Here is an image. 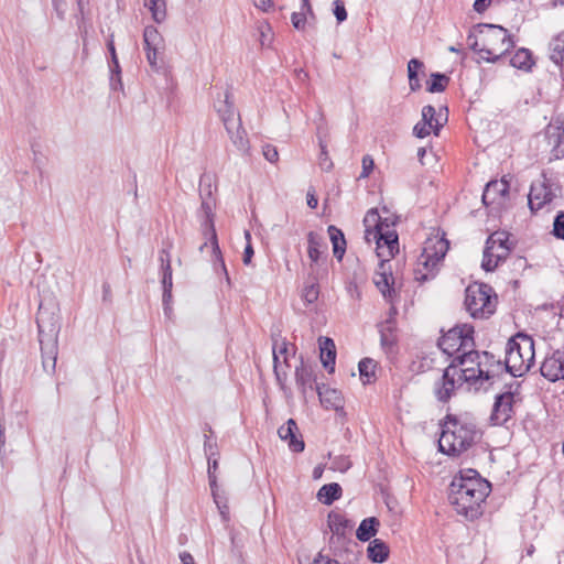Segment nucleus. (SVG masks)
I'll return each mask as SVG.
<instances>
[{"label": "nucleus", "instance_id": "obj_1", "mask_svg": "<svg viewBox=\"0 0 564 564\" xmlns=\"http://www.w3.org/2000/svg\"><path fill=\"white\" fill-rule=\"evenodd\" d=\"M490 491V482L481 478L477 470L468 469L452 480L448 500L458 514L473 521L482 516L484 503Z\"/></svg>", "mask_w": 564, "mask_h": 564}, {"label": "nucleus", "instance_id": "obj_2", "mask_svg": "<svg viewBox=\"0 0 564 564\" xmlns=\"http://www.w3.org/2000/svg\"><path fill=\"white\" fill-rule=\"evenodd\" d=\"M451 364L458 369L466 383L476 391L487 390L494 383V379L502 373L500 360L495 359V356L488 351H478L474 348L458 354Z\"/></svg>", "mask_w": 564, "mask_h": 564}, {"label": "nucleus", "instance_id": "obj_3", "mask_svg": "<svg viewBox=\"0 0 564 564\" xmlns=\"http://www.w3.org/2000/svg\"><path fill=\"white\" fill-rule=\"evenodd\" d=\"M469 47L488 63L498 62L513 46L514 42L507 29L487 23H478L468 34Z\"/></svg>", "mask_w": 564, "mask_h": 564}, {"label": "nucleus", "instance_id": "obj_4", "mask_svg": "<svg viewBox=\"0 0 564 564\" xmlns=\"http://www.w3.org/2000/svg\"><path fill=\"white\" fill-rule=\"evenodd\" d=\"M480 437L477 425L463 417L447 415L442 426L438 449L449 456H459Z\"/></svg>", "mask_w": 564, "mask_h": 564}, {"label": "nucleus", "instance_id": "obj_5", "mask_svg": "<svg viewBox=\"0 0 564 564\" xmlns=\"http://www.w3.org/2000/svg\"><path fill=\"white\" fill-rule=\"evenodd\" d=\"M534 362L533 339L523 334L510 338L506 348V358L502 362V372L513 377H521L530 370Z\"/></svg>", "mask_w": 564, "mask_h": 564}, {"label": "nucleus", "instance_id": "obj_6", "mask_svg": "<svg viewBox=\"0 0 564 564\" xmlns=\"http://www.w3.org/2000/svg\"><path fill=\"white\" fill-rule=\"evenodd\" d=\"M497 297L492 288L485 283H475L465 291V306L474 318H487L496 310Z\"/></svg>", "mask_w": 564, "mask_h": 564}, {"label": "nucleus", "instance_id": "obj_7", "mask_svg": "<svg viewBox=\"0 0 564 564\" xmlns=\"http://www.w3.org/2000/svg\"><path fill=\"white\" fill-rule=\"evenodd\" d=\"M449 249V242L444 237L430 239L421 254L419 265H423L426 272H422L420 268L415 270V280L425 282L435 275L437 264L444 259Z\"/></svg>", "mask_w": 564, "mask_h": 564}, {"label": "nucleus", "instance_id": "obj_8", "mask_svg": "<svg viewBox=\"0 0 564 564\" xmlns=\"http://www.w3.org/2000/svg\"><path fill=\"white\" fill-rule=\"evenodd\" d=\"M437 345L444 354L454 358L475 347L474 327L468 324L457 325L445 333L438 339Z\"/></svg>", "mask_w": 564, "mask_h": 564}, {"label": "nucleus", "instance_id": "obj_9", "mask_svg": "<svg viewBox=\"0 0 564 564\" xmlns=\"http://www.w3.org/2000/svg\"><path fill=\"white\" fill-rule=\"evenodd\" d=\"M200 209H199V216L203 218L202 220V229L203 234L206 237H209V240L212 242L213 252L216 257V259L220 262V265L224 270H226L225 262L221 257V252L218 246L217 240V234L214 225V213L213 209L215 207L214 198L212 197V189L210 185L207 189H204L200 192Z\"/></svg>", "mask_w": 564, "mask_h": 564}, {"label": "nucleus", "instance_id": "obj_10", "mask_svg": "<svg viewBox=\"0 0 564 564\" xmlns=\"http://www.w3.org/2000/svg\"><path fill=\"white\" fill-rule=\"evenodd\" d=\"M386 230L383 228L380 231L368 230L367 234V242L375 241L377 245V254L381 259V268L386 265L390 258H393L399 252L398 234L395 230H390L389 225H386Z\"/></svg>", "mask_w": 564, "mask_h": 564}, {"label": "nucleus", "instance_id": "obj_11", "mask_svg": "<svg viewBox=\"0 0 564 564\" xmlns=\"http://www.w3.org/2000/svg\"><path fill=\"white\" fill-rule=\"evenodd\" d=\"M464 383H466L465 378L454 365L449 364L434 384L435 398L437 401L446 403Z\"/></svg>", "mask_w": 564, "mask_h": 564}, {"label": "nucleus", "instance_id": "obj_12", "mask_svg": "<svg viewBox=\"0 0 564 564\" xmlns=\"http://www.w3.org/2000/svg\"><path fill=\"white\" fill-rule=\"evenodd\" d=\"M514 415V393L507 391L497 394L489 416L491 425L502 426Z\"/></svg>", "mask_w": 564, "mask_h": 564}, {"label": "nucleus", "instance_id": "obj_13", "mask_svg": "<svg viewBox=\"0 0 564 564\" xmlns=\"http://www.w3.org/2000/svg\"><path fill=\"white\" fill-rule=\"evenodd\" d=\"M509 182L503 177L501 180L490 181L482 193V203L485 206H492L494 209L503 208L509 196Z\"/></svg>", "mask_w": 564, "mask_h": 564}, {"label": "nucleus", "instance_id": "obj_14", "mask_svg": "<svg viewBox=\"0 0 564 564\" xmlns=\"http://www.w3.org/2000/svg\"><path fill=\"white\" fill-rule=\"evenodd\" d=\"M540 372L552 382L564 380V349H556L546 355L540 367Z\"/></svg>", "mask_w": 564, "mask_h": 564}, {"label": "nucleus", "instance_id": "obj_15", "mask_svg": "<svg viewBox=\"0 0 564 564\" xmlns=\"http://www.w3.org/2000/svg\"><path fill=\"white\" fill-rule=\"evenodd\" d=\"M542 177L543 180L541 182L532 184L530 188L529 207L532 212L541 209L556 196L546 176L543 174Z\"/></svg>", "mask_w": 564, "mask_h": 564}, {"label": "nucleus", "instance_id": "obj_16", "mask_svg": "<svg viewBox=\"0 0 564 564\" xmlns=\"http://www.w3.org/2000/svg\"><path fill=\"white\" fill-rule=\"evenodd\" d=\"M397 314L394 308L390 310L389 317L380 325V345L387 355L395 352L397 348V324L394 315Z\"/></svg>", "mask_w": 564, "mask_h": 564}, {"label": "nucleus", "instance_id": "obj_17", "mask_svg": "<svg viewBox=\"0 0 564 564\" xmlns=\"http://www.w3.org/2000/svg\"><path fill=\"white\" fill-rule=\"evenodd\" d=\"M547 143L551 147V159L564 158V128L562 126H549L545 130Z\"/></svg>", "mask_w": 564, "mask_h": 564}, {"label": "nucleus", "instance_id": "obj_18", "mask_svg": "<svg viewBox=\"0 0 564 564\" xmlns=\"http://www.w3.org/2000/svg\"><path fill=\"white\" fill-rule=\"evenodd\" d=\"M297 431L296 422L293 419H289L284 425L279 427L278 434L281 440L289 442L291 451L301 453L304 451L305 444L302 438L297 437Z\"/></svg>", "mask_w": 564, "mask_h": 564}, {"label": "nucleus", "instance_id": "obj_19", "mask_svg": "<svg viewBox=\"0 0 564 564\" xmlns=\"http://www.w3.org/2000/svg\"><path fill=\"white\" fill-rule=\"evenodd\" d=\"M215 108L224 126L231 127V124L240 120V116L235 108L229 90L225 91L223 100H218V102L215 104Z\"/></svg>", "mask_w": 564, "mask_h": 564}, {"label": "nucleus", "instance_id": "obj_20", "mask_svg": "<svg viewBox=\"0 0 564 564\" xmlns=\"http://www.w3.org/2000/svg\"><path fill=\"white\" fill-rule=\"evenodd\" d=\"M319 401L325 409L339 410L344 408V400L341 392L336 389L316 387Z\"/></svg>", "mask_w": 564, "mask_h": 564}, {"label": "nucleus", "instance_id": "obj_21", "mask_svg": "<svg viewBox=\"0 0 564 564\" xmlns=\"http://www.w3.org/2000/svg\"><path fill=\"white\" fill-rule=\"evenodd\" d=\"M36 324L40 337H42L45 333L54 335L58 330L57 319L55 318L54 314L47 312V310H45L42 305L39 307Z\"/></svg>", "mask_w": 564, "mask_h": 564}, {"label": "nucleus", "instance_id": "obj_22", "mask_svg": "<svg viewBox=\"0 0 564 564\" xmlns=\"http://www.w3.org/2000/svg\"><path fill=\"white\" fill-rule=\"evenodd\" d=\"M225 129L234 143V145L241 152H247L249 149V140L247 133L241 124V120L236 121L231 127L225 126Z\"/></svg>", "mask_w": 564, "mask_h": 564}, {"label": "nucleus", "instance_id": "obj_23", "mask_svg": "<svg viewBox=\"0 0 564 564\" xmlns=\"http://www.w3.org/2000/svg\"><path fill=\"white\" fill-rule=\"evenodd\" d=\"M324 247V238L322 235L310 231L307 234V256L312 264H318L323 258L322 248Z\"/></svg>", "mask_w": 564, "mask_h": 564}, {"label": "nucleus", "instance_id": "obj_24", "mask_svg": "<svg viewBox=\"0 0 564 564\" xmlns=\"http://www.w3.org/2000/svg\"><path fill=\"white\" fill-rule=\"evenodd\" d=\"M295 381L303 394L306 393L307 389H313L314 372L311 366L304 364L303 359L295 369Z\"/></svg>", "mask_w": 564, "mask_h": 564}, {"label": "nucleus", "instance_id": "obj_25", "mask_svg": "<svg viewBox=\"0 0 564 564\" xmlns=\"http://www.w3.org/2000/svg\"><path fill=\"white\" fill-rule=\"evenodd\" d=\"M321 346V360L323 366L328 369V372L335 370L336 348L333 339L324 337V341L319 343Z\"/></svg>", "mask_w": 564, "mask_h": 564}, {"label": "nucleus", "instance_id": "obj_26", "mask_svg": "<svg viewBox=\"0 0 564 564\" xmlns=\"http://www.w3.org/2000/svg\"><path fill=\"white\" fill-rule=\"evenodd\" d=\"M162 272V288H163V305L164 311L166 312L170 310V303L172 300V288H173V279H172V267L170 264V261L166 260L163 269H161Z\"/></svg>", "mask_w": 564, "mask_h": 564}, {"label": "nucleus", "instance_id": "obj_27", "mask_svg": "<svg viewBox=\"0 0 564 564\" xmlns=\"http://www.w3.org/2000/svg\"><path fill=\"white\" fill-rule=\"evenodd\" d=\"M328 235L333 245V252L339 261L343 259L346 251V239L343 231L334 225L328 226Z\"/></svg>", "mask_w": 564, "mask_h": 564}, {"label": "nucleus", "instance_id": "obj_28", "mask_svg": "<svg viewBox=\"0 0 564 564\" xmlns=\"http://www.w3.org/2000/svg\"><path fill=\"white\" fill-rule=\"evenodd\" d=\"M422 121L429 124V128H433L434 134H438L440 129L447 121V117H442V115H436V110L433 106L427 105L422 109Z\"/></svg>", "mask_w": 564, "mask_h": 564}, {"label": "nucleus", "instance_id": "obj_29", "mask_svg": "<svg viewBox=\"0 0 564 564\" xmlns=\"http://www.w3.org/2000/svg\"><path fill=\"white\" fill-rule=\"evenodd\" d=\"M328 527L336 535H345L347 530L352 528V523L344 514L335 511L328 513Z\"/></svg>", "mask_w": 564, "mask_h": 564}, {"label": "nucleus", "instance_id": "obj_30", "mask_svg": "<svg viewBox=\"0 0 564 564\" xmlns=\"http://www.w3.org/2000/svg\"><path fill=\"white\" fill-rule=\"evenodd\" d=\"M379 524L380 522L376 517L364 519L356 531L357 539L361 542L369 541L377 534Z\"/></svg>", "mask_w": 564, "mask_h": 564}, {"label": "nucleus", "instance_id": "obj_31", "mask_svg": "<svg viewBox=\"0 0 564 564\" xmlns=\"http://www.w3.org/2000/svg\"><path fill=\"white\" fill-rule=\"evenodd\" d=\"M425 65L422 61L417 58H412L408 63V77H409V86L411 91H416L421 88V82L419 78V73L424 75Z\"/></svg>", "mask_w": 564, "mask_h": 564}, {"label": "nucleus", "instance_id": "obj_32", "mask_svg": "<svg viewBox=\"0 0 564 564\" xmlns=\"http://www.w3.org/2000/svg\"><path fill=\"white\" fill-rule=\"evenodd\" d=\"M368 557L375 563H383L389 557V546L380 539H375L369 543Z\"/></svg>", "mask_w": 564, "mask_h": 564}, {"label": "nucleus", "instance_id": "obj_33", "mask_svg": "<svg viewBox=\"0 0 564 564\" xmlns=\"http://www.w3.org/2000/svg\"><path fill=\"white\" fill-rule=\"evenodd\" d=\"M343 489L337 482H330L322 486L317 492V498L326 506H330L335 500L341 497Z\"/></svg>", "mask_w": 564, "mask_h": 564}, {"label": "nucleus", "instance_id": "obj_34", "mask_svg": "<svg viewBox=\"0 0 564 564\" xmlns=\"http://www.w3.org/2000/svg\"><path fill=\"white\" fill-rule=\"evenodd\" d=\"M380 269L382 271L378 272L373 279L375 284L384 297H391L392 293H394V289L392 288L394 279L391 272L384 270V267H380Z\"/></svg>", "mask_w": 564, "mask_h": 564}, {"label": "nucleus", "instance_id": "obj_35", "mask_svg": "<svg viewBox=\"0 0 564 564\" xmlns=\"http://www.w3.org/2000/svg\"><path fill=\"white\" fill-rule=\"evenodd\" d=\"M377 362L371 358H364L359 361L358 369L361 381L367 384L376 380Z\"/></svg>", "mask_w": 564, "mask_h": 564}, {"label": "nucleus", "instance_id": "obj_36", "mask_svg": "<svg viewBox=\"0 0 564 564\" xmlns=\"http://www.w3.org/2000/svg\"><path fill=\"white\" fill-rule=\"evenodd\" d=\"M386 221L381 219V216L379 215L378 210L376 208H372L367 212V214L364 217V226H365V239L367 240V234L368 230H378L380 231L386 227Z\"/></svg>", "mask_w": 564, "mask_h": 564}, {"label": "nucleus", "instance_id": "obj_37", "mask_svg": "<svg viewBox=\"0 0 564 564\" xmlns=\"http://www.w3.org/2000/svg\"><path fill=\"white\" fill-rule=\"evenodd\" d=\"M510 64L516 68L529 70L534 64V62L532 59V54L529 50L520 48L510 58Z\"/></svg>", "mask_w": 564, "mask_h": 564}, {"label": "nucleus", "instance_id": "obj_38", "mask_svg": "<svg viewBox=\"0 0 564 564\" xmlns=\"http://www.w3.org/2000/svg\"><path fill=\"white\" fill-rule=\"evenodd\" d=\"M144 47H164V40L156 28L148 25L143 31Z\"/></svg>", "mask_w": 564, "mask_h": 564}, {"label": "nucleus", "instance_id": "obj_39", "mask_svg": "<svg viewBox=\"0 0 564 564\" xmlns=\"http://www.w3.org/2000/svg\"><path fill=\"white\" fill-rule=\"evenodd\" d=\"M551 59L556 64L561 65L564 61V33H560L554 36L550 43Z\"/></svg>", "mask_w": 564, "mask_h": 564}, {"label": "nucleus", "instance_id": "obj_40", "mask_svg": "<svg viewBox=\"0 0 564 564\" xmlns=\"http://www.w3.org/2000/svg\"><path fill=\"white\" fill-rule=\"evenodd\" d=\"M145 7L150 10L152 19L162 23L166 19V0H148Z\"/></svg>", "mask_w": 564, "mask_h": 564}, {"label": "nucleus", "instance_id": "obj_41", "mask_svg": "<svg viewBox=\"0 0 564 564\" xmlns=\"http://www.w3.org/2000/svg\"><path fill=\"white\" fill-rule=\"evenodd\" d=\"M451 82V78L442 73H432L431 79L427 82V91L429 93H442L444 91L448 84Z\"/></svg>", "mask_w": 564, "mask_h": 564}, {"label": "nucleus", "instance_id": "obj_42", "mask_svg": "<svg viewBox=\"0 0 564 564\" xmlns=\"http://www.w3.org/2000/svg\"><path fill=\"white\" fill-rule=\"evenodd\" d=\"M494 250L495 249L488 245H486L484 250L481 268L487 272L494 271L499 265V261L495 258Z\"/></svg>", "mask_w": 564, "mask_h": 564}, {"label": "nucleus", "instance_id": "obj_43", "mask_svg": "<svg viewBox=\"0 0 564 564\" xmlns=\"http://www.w3.org/2000/svg\"><path fill=\"white\" fill-rule=\"evenodd\" d=\"M486 245L496 248L510 247L509 238L505 232H494L486 241Z\"/></svg>", "mask_w": 564, "mask_h": 564}, {"label": "nucleus", "instance_id": "obj_44", "mask_svg": "<svg viewBox=\"0 0 564 564\" xmlns=\"http://www.w3.org/2000/svg\"><path fill=\"white\" fill-rule=\"evenodd\" d=\"M319 295V286L318 283H311L308 285H305L302 293V299L307 304H313L317 301Z\"/></svg>", "mask_w": 564, "mask_h": 564}, {"label": "nucleus", "instance_id": "obj_45", "mask_svg": "<svg viewBox=\"0 0 564 564\" xmlns=\"http://www.w3.org/2000/svg\"><path fill=\"white\" fill-rule=\"evenodd\" d=\"M319 148H321V153H319V158H318V165L321 166V169L323 171H330L333 169V162L330 160V158L328 156V152H327V145L326 143L319 139Z\"/></svg>", "mask_w": 564, "mask_h": 564}, {"label": "nucleus", "instance_id": "obj_46", "mask_svg": "<svg viewBox=\"0 0 564 564\" xmlns=\"http://www.w3.org/2000/svg\"><path fill=\"white\" fill-rule=\"evenodd\" d=\"M272 349H273V361H274V364L279 362L280 356H283L284 362L288 361L286 355H288V351H289V347H288V343L284 339L280 340V341L279 340H274Z\"/></svg>", "mask_w": 564, "mask_h": 564}, {"label": "nucleus", "instance_id": "obj_47", "mask_svg": "<svg viewBox=\"0 0 564 564\" xmlns=\"http://www.w3.org/2000/svg\"><path fill=\"white\" fill-rule=\"evenodd\" d=\"M552 235L564 240V212H558L553 221Z\"/></svg>", "mask_w": 564, "mask_h": 564}, {"label": "nucleus", "instance_id": "obj_48", "mask_svg": "<svg viewBox=\"0 0 564 564\" xmlns=\"http://www.w3.org/2000/svg\"><path fill=\"white\" fill-rule=\"evenodd\" d=\"M164 47H144L145 50V53H147V59L150 64V66L158 70L159 69V59H160V55L162 53Z\"/></svg>", "mask_w": 564, "mask_h": 564}, {"label": "nucleus", "instance_id": "obj_49", "mask_svg": "<svg viewBox=\"0 0 564 564\" xmlns=\"http://www.w3.org/2000/svg\"><path fill=\"white\" fill-rule=\"evenodd\" d=\"M351 467V462L347 456L339 455L333 458L332 460V469L338 470L341 473L347 471Z\"/></svg>", "mask_w": 564, "mask_h": 564}, {"label": "nucleus", "instance_id": "obj_50", "mask_svg": "<svg viewBox=\"0 0 564 564\" xmlns=\"http://www.w3.org/2000/svg\"><path fill=\"white\" fill-rule=\"evenodd\" d=\"M107 47H108V51H109V53L111 55L110 69H111L112 73H116L117 75H120L121 69H120L119 61H118V57H117V53H116V48H115V43H113L112 36L108 41Z\"/></svg>", "mask_w": 564, "mask_h": 564}, {"label": "nucleus", "instance_id": "obj_51", "mask_svg": "<svg viewBox=\"0 0 564 564\" xmlns=\"http://www.w3.org/2000/svg\"><path fill=\"white\" fill-rule=\"evenodd\" d=\"M333 13L337 20V23H341L347 19V11L344 1L335 0L333 2Z\"/></svg>", "mask_w": 564, "mask_h": 564}, {"label": "nucleus", "instance_id": "obj_52", "mask_svg": "<svg viewBox=\"0 0 564 564\" xmlns=\"http://www.w3.org/2000/svg\"><path fill=\"white\" fill-rule=\"evenodd\" d=\"M259 31H260V42H261V45L264 46V45H269L272 41V31H271V26L265 23V24H261L259 26Z\"/></svg>", "mask_w": 564, "mask_h": 564}, {"label": "nucleus", "instance_id": "obj_53", "mask_svg": "<svg viewBox=\"0 0 564 564\" xmlns=\"http://www.w3.org/2000/svg\"><path fill=\"white\" fill-rule=\"evenodd\" d=\"M292 25L299 30L302 31L305 28L306 24V15L302 12H293L291 15Z\"/></svg>", "mask_w": 564, "mask_h": 564}, {"label": "nucleus", "instance_id": "obj_54", "mask_svg": "<svg viewBox=\"0 0 564 564\" xmlns=\"http://www.w3.org/2000/svg\"><path fill=\"white\" fill-rule=\"evenodd\" d=\"M361 163H362V171L360 173V177L365 178L370 175L371 171L373 170L375 162H373V159L371 158V155L366 154V155H364Z\"/></svg>", "mask_w": 564, "mask_h": 564}, {"label": "nucleus", "instance_id": "obj_55", "mask_svg": "<svg viewBox=\"0 0 564 564\" xmlns=\"http://www.w3.org/2000/svg\"><path fill=\"white\" fill-rule=\"evenodd\" d=\"M432 360H429L427 358H421L419 360H414L411 364V370L413 372H424L426 369L431 368Z\"/></svg>", "mask_w": 564, "mask_h": 564}, {"label": "nucleus", "instance_id": "obj_56", "mask_svg": "<svg viewBox=\"0 0 564 564\" xmlns=\"http://www.w3.org/2000/svg\"><path fill=\"white\" fill-rule=\"evenodd\" d=\"M262 153L264 155V158L271 162V163H274L279 160V153H278V150L274 145L272 144H265L263 145L262 148Z\"/></svg>", "mask_w": 564, "mask_h": 564}, {"label": "nucleus", "instance_id": "obj_57", "mask_svg": "<svg viewBox=\"0 0 564 564\" xmlns=\"http://www.w3.org/2000/svg\"><path fill=\"white\" fill-rule=\"evenodd\" d=\"M431 131H433V128H429V124L423 121L417 122L413 129L414 134L421 139L427 137Z\"/></svg>", "mask_w": 564, "mask_h": 564}, {"label": "nucleus", "instance_id": "obj_58", "mask_svg": "<svg viewBox=\"0 0 564 564\" xmlns=\"http://www.w3.org/2000/svg\"><path fill=\"white\" fill-rule=\"evenodd\" d=\"M52 6L57 18L64 20L66 14V0H52Z\"/></svg>", "mask_w": 564, "mask_h": 564}, {"label": "nucleus", "instance_id": "obj_59", "mask_svg": "<svg viewBox=\"0 0 564 564\" xmlns=\"http://www.w3.org/2000/svg\"><path fill=\"white\" fill-rule=\"evenodd\" d=\"M245 236H246V239L248 240V243H247V246L245 248L243 259L242 260H243V263L248 265V264L251 263V259L253 257L254 251H253V248H252V246L250 243V232L246 231Z\"/></svg>", "mask_w": 564, "mask_h": 564}, {"label": "nucleus", "instance_id": "obj_60", "mask_svg": "<svg viewBox=\"0 0 564 564\" xmlns=\"http://www.w3.org/2000/svg\"><path fill=\"white\" fill-rule=\"evenodd\" d=\"M216 448L217 444L215 441H213L209 436L205 435L204 441V449L207 455V457H213L216 455Z\"/></svg>", "mask_w": 564, "mask_h": 564}, {"label": "nucleus", "instance_id": "obj_61", "mask_svg": "<svg viewBox=\"0 0 564 564\" xmlns=\"http://www.w3.org/2000/svg\"><path fill=\"white\" fill-rule=\"evenodd\" d=\"M208 479H209V486H210L214 501L217 505L218 509H221V506L219 505V501H218V485H217L216 475L208 476Z\"/></svg>", "mask_w": 564, "mask_h": 564}, {"label": "nucleus", "instance_id": "obj_62", "mask_svg": "<svg viewBox=\"0 0 564 564\" xmlns=\"http://www.w3.org/2000/svg\"><path fill=\"white\" fill-rule=\"evenodd\" d=\"M76 4H77V11H78L77 17L82 21H84L86 18V14L88 12L89 0H76Z\"/></svg>", "mask_w": 564, "mask_h": 564}, {"label": "nucleus", "instance_id": "obj_63", "mask_svg": "<svg viewBox=\"0 0 564 564\" xmlns=\"http://www.w3.org/2000/svg\"><path fill=\"white\" fill-rule=\"evenodd\" d=\"M254 7L263 12H269L273 8L272 0H252Z\"/></svg>", "mask_w": 564, "mask_h": 564}, {"label": "nucleus", "instance_id": "obj_64", "mask_svg": "<svg viewBox=\"0 0 564 564\" xmlns=\"http://www.w3.org/2000/svg\"><path fill=\"white\" fill-rule=\"evenodd\" d=\"M321 562H324V564H340L339 561L332 558L329 556H324L322 553H318L317 556L314 558L313 564H319Z\"/></svg>", "mask_w": 564, "mask_h": 564}]
</instances>
